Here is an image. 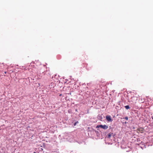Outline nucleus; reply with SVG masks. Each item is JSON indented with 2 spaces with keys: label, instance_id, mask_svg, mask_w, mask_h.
Returning <instances> with one entry per match:
<instances>
[{
  "label": "nucleus",
  "instance_id": "nucleus-6",
  "mask_svg": "<svg viewBox=\"0 0 153 153\" xmlns=\"http://www.w3.org/2000/svg\"><path fill=\"white\" fill-rule=\"evenodd\" d=\"M108 138H110L111 137V134L110 133H109L108 135Z\"/></svg>",
  "mask_w": 153,
  "mask_h": 153
},
{
  "label": "nucleus",
  "instance_id": "nucleus-7",
  "mask_svg": "<svg viewBox=\"0 0 153 153\" xmlns=\"http://www.w3.org/2000/svg\"><path fill=\"white\" fill-rule=\"evenodd\" d=\"M78 123V121H77L76 122H75L74 124V126H75L76 124Z\"/></svg>",
  "mask_w": 153,
  "mask_h": 153
},
{
  "label": "nucleus",
  "instance_id": "nucleus-4",
  "mask_svg": "<svg viewBox=\"0 0 153 153\" xmlns=\"http://www.w3.org/2000/svg\"><path fill=\"white\" fill-rule=\"evenodd\" d=\"M138 130L140 132H142L143 131V128H139L138 129Z\"/></svg>",
  "mask_w": 153,
  "mask_h": 153
},
{
  "label": "nucleus",
  "instance_id": "nucleus-10",
  "mask_svg": "<svg viewBox=\"0 0 153 153\" xmlns=\"http://www.w3.org/2000/svg\"><path fill=\"white\" fill-rule=\"evenodd\" d=\"M4 73H5V74H6V72H5H5H4Z\"/></svg>",
  "mask_w": 153,
  "mask_h": 153
},
{
  "label": "nucleus",
  "instance_id": "nucleus-8",
  "mask_svg": "<svg viewBox=\"0 0 153 153\" xmlns=\"http://www.w3.org/2000/svg\"><path fill=\"white\" fill-rule=\"evenodd\" d=\"M124 119L126 120H128V117H126L124 118Z\"/></svg>",
  "mask_w": 153,
  "mask_h": 153
},
{
  "label": "nucleus",
  "instance_id": "nucleus-3",
  "mask_svg": "<svg viewBox=\"0 0 153 153\" xmlns=\"http://www.w3.org/2000/svg\"><path fill=\"white\" fill-rule=\"evenodd\" d=\"M105 118L108 121L111 122L112 121V120L111 118V116L110 115L106 116Z\"/></svg>",
  "mask_w": 153,
  "mask_h": 153
},
{
  "label": "nucleus",
  "instance_id": "nucleus-2",
  "mask_svg": "<svg viewBox=\"0 0 153 153\" xmlns=\"http://www.w3.org/2000/svg\"><path fill=\"white\" fill-rule=\"evenodd\" d=\"M137 99L135 96H133L131 98V101L133 103H136Z\"/></svg>",
  "mask_w": 153,
  "mask_h": 153
},
{
  "label": "nucleus",
  "instance_id": "nucleus-5",
  "mask_svg": "<svg viewBox=\"0 0 153 153\" xmlns=\"http://www.w3.org/2000/svg\"><path fill=\"white\" fill-rule=\"evenodd\" d=\"M125 107L127 109H129L130 108V107L129 106V105H126V106H125Z\"/></svg>",
  "mask_w": 153,
  "mask_h": 153
},
{
  "label": "nucleus",
  "instance_id": "nucleus-9",
  "mask_svg": "<svg viewBox=\"0 0 153 153\" xmlns=\"http://www.w3.org/2000/svg\"><path fill=\"white\" fill-rule=\"evenodd\" d=\"M59 96H62V94H61L59 95Z\"/></svg>",
  "mask_w": 153,
  "mask_h": 153
},
{
  "label": "nucleus",
  "instance_id": "nucleus-1",
  "mask_svg": "<svg viewBox=\"0 0 153 153\" xmlns=\"http://www.w3.org/2000/svg\"><path fill=\"white\" fill-rule=\"evenodd\" d=\"M99 127L101 128H103V129H107L108 128V126H107L106 125H98L96 127L97 128H99Z\"/></svg>",
  "mask_w": 153,
  "mask_h": 153
}]
</instances>
